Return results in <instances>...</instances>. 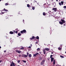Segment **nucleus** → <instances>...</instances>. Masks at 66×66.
<instances>
[{
    "label": "nucleus",
    "mask_w": 66,
    "mask_h": 66,
    "mask_svg": "<svg viewBox=\"0 0 66 66\" xmlns=\"http://www.w3.org/2000/svg\"><path fill=\"white\" fill-rule=\"evenodd\" d=\"M45 50L46 51H49L50 49L48 48H45Z\"/></svg>",
    "instance_id": "nucleus-9"
},
{
    "label": "nucleus",
    "mask_w": 66,
    "mask_h": 66,
    "mask_svg": "<svg viewBox=\"0 0 66 66\" xmlns=\"http://www.w3.org/2000/svg\"><path fill=\"white\" fill-rule=\"evenodd\" d=\"M28 56L29 57H31V54H29Z\"/></svg>",
    "instance_id": "nucleus-15"
},
{
    "label": "nucleus",
    "mask_w": 66,
    "mask_h": 66,
    "mask_svg": "<svg viewBox=\"0 0 66 66\" xmlns=\"http://www.w3.org/2000/svg\"><path fill=\"white\" fill-rule=\"evenodd\" d=\"M64 26H65V24H63Z\"/></svg>",
    "instance_id": "nucleus-50"
},
{
    "label": "nucleus",
    "mask_w": 66,
    "mask_h": 66,
    "mask_svg": "<svg viewBox=\"0 0 66 66\" xmlns=\"http://www.w3.org/2000/svg\"><path fill=\"white\" fill-rule=\"evenodd\" d=\"M60 57H62V58H64V56H63L62 55H61Z\"/></svg>",
    "instance_id": "nucleus-25"
},
{
    "label": "nucleus",
    "mask_w": 66,
    "mask_h": 66,
    "mask_svg": "<svg viewBox=\"0 0 66 66\" xmlns=\"http://www.w3.org/2000/svg\"><path fill=\"white\" fill-rule=\"evenodd\" d=\"M35 9V7L34 6H32V9L33 10H34Z\"/></svg>",
    "instance_id": "nucleus-21"
},
{
    "label": "nucleus",
    "mask_w": 66,
    "mask_h": 66,
    "mask_svg": "<svg viewBox=\"0 0 66 66\" xmlns=\"http://www.w3.org/2000/svg\"><path fill=\"white\" fill-rule=\"evenodd\" d=\"M23 22H24V20H23Z\"/></svg>",
    "instance_id": "nucleus-56"
},
{
    "label": "nucleus",
    "mask_w": 66,
    "mask_h": 66,
    "mask_svg": "<svg viewBox=\"0 0 66 66\" xmlns=\"http://www.w3.org/2000/svg\"><path fill=\"white\" fill-rule=\"evenodd\" d=\"M4 13H5V12H2V14H4Z\"/></svg>",
    "instance_id": "nucleus-44"
},
{
    "label": "nucleus",
    "mask_w": 66,
    "mask_h": 66,
    "mask_svg": "<svg viewBox=\"0 0 66 66\" xmlns=\"http://www.w3.org/2000/svg\"><path fill=\"white\" fill-rule=\"evenodd\" d=\"M19 50H16V52L18 53Z\"/></svg>",
    "instance_id": "nucleus-33"
},
{
    "label": "nucleus",
    "mask_w": 66,
    "mask_h": 66,
    "mask_svg": "<svg viewBox=\"0 0 66 66\" xmlns=\"http://www.w3.org/2000/svg\"><path fill=\"white\" fill-rule=\"evenodd\" d=\"M15 32H16V33H17L18 32V31H17V30H16Z\"/></svg>",
    "instance_id": "nucleus-39"
},
{
    "label": "nucleus",
    "mask_w": 66,
    "mask_h": 66,
    "mask_svg": "<svg viewBox=\"0 0 66 66\" xmlns=\"http://www.w3.org/2000/svg\"><path fill=\"white\" fill-rule=\"evenodd\" d=\"M40 50L39 48H38V49H37V50L38 51H39V50Z\"/></svg>",
    "instance_id": "nucleus-30"
},
{
    "label": "nucleus",
    "mask_w": 66,
    "mask_h": 66,
    "mask_svg": "<svg viewBox=\"0 0 66 66\" xmlns=\"http://www.w3.org/2000/svg\"><path fill=\"white\" fill-rule=\"evenodd\" d=\"M36 38L37 39H39V37L38 36H37L36 37Z\"/></svg>",
    "instance_id": "nucleus-20"
},
{
    "label": "nucleus",
    "mask_w": 66,
    "mask_h": 66,
    "mask_svg": "<svg viewBox=\"0 0 66 66\" xmlns=\"http://www.w3.org/2000/svg\"><path fill=\"white\" fill-rule=\"evenodd\" d=\"M20 60H18V62L19 63L20 62Z\"/></svg>",
    "instance_id": "nucleus-32"
},
{
    "label": "nucleus",
    "mask_w": 66,
    "mask_h": 66,
    "mask_svg": "<svg viewBox=\"0 0 66 66\" xmlns=\"http://www.w3.org/2000/svg\"><path fill=\"white\" fill-rule=\"evenodd\" d=\"M61 22H62V23H63H63H65V21H64V20H63V19H61Z\"/></svg>",
    "instance_id": "nucleus-6"
},
{
    "label": "nucleus",
    "mask_w": 66,
    "mask_h": 66,
    "mask_svg": "<svg viewBox=\"0 0 66 66\" xmlns=\"http://www.w3.org/2000/svg\"><path fill=\"white\" fill-rule=\"evenodd\" d=\"M36 44H37V43H36Z\"/></svg>",
    "instance_id": "nucleus-64"
},
{
    "label": "nucleus",
    "mask_w": 66,
    "mask_h": 66,
    "mask_svg": "<svg viewBox=\"0 0 66 66\" xmlns=\"http://www.w3.org/2000/svg\"><path fill=\"white\" fill-rule=\"evenodd\" d=\"M10 66H13V65H12V63L10 65Z\"/></svg>",
    "instance_id": "nucleus-37"
},
{
    "label": "nucleus",
    "mask_w": 66,
    "mask_h": 66,
    "mask_svg": "<svg viewBox=\"0 0 66 66\" xmlns=\"http://www.w3.org/2000/svg\"><path fill=\"white\" fill-rule=\"evenodd\" d=\"M2 62V60H1L0 61V63H1V62Z\"/></svg>",
    "instance_id": "nucleus-49"
},
{
    "label": "nucleus",
    "mask_w": 66,
    "mask_h": 66,
    "mask_svg": "<svg viewBox=\"0 0 66 66\" xmlns=\"http://www.w3.org/2000/svg\"><path fill=\"white\" fill-rule=\"evenodd\" d=\"M21 56V55H19V57H20Z\"/></svg>",
    "instance_id": "nucleus-43"
},
{
    "label": "nucleus",
    "mask_w": 66,
    "mask_h": 66,
    "mask_svg": "<svg viewBox=\"0 0 66 66\" xmlns=\"http://www.w3.org/2000/svg\"><path fill=\"white\" fill-rule=\"evenodd\" d=\"M35 38L36 39V37H35Z\"/></svg>",
    "instance_id": "nucleus-57"
},
{
    "label": "nucleus",
    "mask_w": 66,
    "mask_h": 66,
    "mask_svg": "<svg viewBox=\"0 0 66 66\" xmlns=\"http://www.w3.org/2000/svg\"><path fill=\"white\" fill-rule=\"evenodd\" d=\"M43 52H44V54L45 55V54H46L45 49H43Z\"/></svg>",
    "instance_id": "nucleus-7"
},
{
    "label": "nucleus",
    "mask_w": 66,
    "mask_h": 66,
    "mask_svg": "<svg viewBox=\"0 0 66 66\" xmlns=\"http://www.w3.org/2000/svg\"><path fill=\"white\" fill-rule=\"evenodd\" d=\"M22 61L24 63H26V61H25V60H22Z\"/></svg>",
    "instance_id": "nucleus-23"
},
{
    "label": "nucleus",
    "mask_w": 66,
    "mask_h": 66,
    "mask_svg": "<svg viewBox=\"0 0 66 66\" xmlns=\"http://www.w3.org/2000/svg\"><path fill=\"white\" fill-rule=\"evenodd\" d=\"M29 55V52H27V55H22V57H28V56Z\"/></svg>",
    "instance_id": "nucleus-2"
},
{
    "label": "nucleus",
    "mask_w": 66,
    "mask_h": 66,
    "mask_svg": "<svg viewBox=\"0 0 66 66\" xmlns=\"http://www.w3.org/2000/svg\"><path fill=\"white\" fill-rule=\"evenodd\" d=\"M58 0H56V2H58Z\"/></svg>",
    "instance_id": "nucleus-60"
},
{
    "label": "nucleus",
    "mask_w": 66,
    "mask_h": 66,
    "mask_svg": "<svg viewBox=\"0 0 66 66\" xmlns=\"http://www.w3.org/2000/svg\"><path fill=\"white\" fill-rule=\"evenodd\" d=\"M43 5H44V6H46V3L44 4Z\"/></svg>",
    "instance_id": "nucleus-34"
},
{
    "label": "nucleus",
    "mask_w": 66,
    "mask_h": 66,
    "mask_svg": "<svg viewBox=\"0 0 66 66\" xmlns=\"http://www.w3.org/2000/svg\"><path fill=\"white\" fill-rule=\"evenodd\" d=\"M48 61H49V60H50V58H48Z\"/></svg>",
    "instance_id": "nucleus-48"
},
{
    "label": "nucleus",
    "mask_w": 66,
    "mask_h": 66,
    "mask_svg": "<svg viewBox=\"0 0 66 66\" xmlns=\"http://www.w3.org/2000/svg\"><path fill=\"white\" fill-rule=\"evenodd\" d=\"M61 49H62V48L61 47H59L58 48V50H59V51H61Z\"/></svg>",
    "instance_id": "nucleus-19"
},
{
    "label": "nucleus",
    "mask_w": 66,
    "mask_h": 66,
    "mask_svg": "<svg viewBox=\"0 0 66 66\" xmlns=\"http://www.w3.org/2000/svg\"><path fill=\"white\" fill-rule=\"evenodd\" d=\"M46 14L45 12L43 13V15L44 16H45Z\"/></svg>",
    "instance_id": "nucleus-22"
},
{
    "label": "nucleus",
    "mask_w": 66,
    "mask_h": 66,
    "mask_svg": "<svg viewBox=\"0 0 66 66\" xmlns=\"http://www.w3.org/2000/svg\"><path fill=\"white\" fill-rule=\"evenodd\" d=\"M43 28L44 29L43 27H41V29H43Z\"/></svg>",
    "instance_id": "nucleus-47"
},
{
    "label": "nucleus",
    "mask_w": 66,
    "mask_h": 66,
    "mask_svg": "<svg viewBox=\"0 0 66 66\" xmlns=\"http://www.w3.org/2000/svg\"><path fill=\"white\" fill-rule=\"evenodd\" d=\"M28 48L30 49V48H31V47L30 46H29V47H28Z\"/></svg>",
    "instance_id": "nucleus-36"
},
{
    "label": "nucleus",
    "mask_w": 66,
    "mask_h": 66,
    "mask_svg": "<svg viewBox=\"0 0 66 66\" xmlns=\"http://www.w3.org/2000/svg\"><path fill=\"white\" fill-rule=\"evenodd\" d=\"M6 38H7V36H6Z\"/></svg>",
    "instance_id": "nucleus-54"
},
{
    "label": "nucleus",
    "mask_w": 66,
    "mask_h": 66,
    "mask_svg": "<svg viewBox=\"0 0 66 66\" xmlns=\"http://www.w3.org/2000/svg\"><path fill=\"white\" fill-rule=\"evenodd\" d=\"M1 48V46H0V49Z\"/></svg>",
    "instance_id": "nucleus-58"
},
{
    "label": "nucleus",
    "mask_w": 66,
    "mask_h": 66,
    "mask_svg": "<svg viewBox=\"0 0 66 66\" xmlns=\"http://www.w3.org/2000/svg\"><path fill=\"white\" fill-rule=\"evenodd\" d=\"M12 64H13V66H15V65L14 63H13V61H12Z\"/></svg>",
    "instance_id": "nucleus-11"
},
{
    "label": "nucleus",
    "mask_w": 66,
    "mask_h": 66,
    "mask_svg": "<svg viewBox=\"0 0 66 66\" xmlns=\"http://www.w3.org/2000/svg\"><path fill=\"white\" fill-rule=\"evenodd\" d=\"M5 5H8V4L7 3H6L5 4Z\"/></svg>",
    "instance_id": "nucleus-40"
},
{
    "label": "nucleus",
    "mask_w": 66,
    "mask_h": 66,
    "mask_svg": "<svg viewBox=\"0 0 66 66\" xmlns=\"http://www.w3.org/2000/svg\"><path fill=\"white\" fill-rule=\"evenodd\" d=\"M55 12H56V11H57V10L56 8L53 7L52 9Z\"/></svg>",
    "instance_id": "nucleus-4"
},
{
    "label": "nucleus",
    "mask_w": 66,
    "mask_h": 66,
    "mask_svg": "<svg viewBox=\"0 0 66 66\" xmlns=\"http://www.w3.org/2000/svg\"><path fill=\"white\" fill-rule=\"evenodd\" d=\"M4 10L5 11H6V12H8V10H6L5 9H4Z\"/></svg>",
    "instance_id": "nucleus-17"
},
{
    "label": "nucleus",
    "mask_w": 66,
    "mask_h": 66,
    "mask_svg": "<svg viewBox=\"0 0 66 66\" xmlns=\"http://www.w3.org/2000/svg\"><path fill=\"white\" fill-rule=\"evenodd\" d=\"M39 60H42V57H41V56L39 57Z\"/></svg>",
    "instance_id": "nucleus-18"
},
{
    "label": "nucleus",
    "mask_w": 66,
    "mask_h": 66,
    "mask_svg": "<svg viewBox=\"0 0 66 66\" xmlns=\"http://www.w3.org/2000/svg\"><path fill=\"white\" fill-rule=\"evenodd\" d=\"M63 8H66V6H63Z\"/></svg>",
    "instance_id": "nucleus-38"
},
{
    "label": "nucleus",
    "mask_w": 66,
    "mask_h": 66,
    "mask_svg": "<svg viewBox=\"0 0 66 66\" xmlns=\"http://www.w3.org/2000/svg\"><path fill=\"white\" fill-rule=\"evenodd\" d=\"M6 52V50H5L4 51V52L5 53Z\"/></svg>",
    "instance_id": "nucleus-46"
},
{
    "label": "nucleus",
    "mask_w": 66,
    "mask_h": 66,
    "mask_svg": "<svg viewBox=\"0 0 66 66\" xmlns=\"http://www.w3.org/2000/svg\"><path fill=\"white\" fill-rule=\"evenodd\" d=\"M27 31L26 30H21L20 31V32L21 34H23L27 33Z\"/></svg>",
    "instance_id": "nucleus-1"
},
{
    "label": "nucleus",
    "mask_w": 66,
    "mask_h": 66,
    "mask_svg": "<svg viewBox=\"0 0 66 66\" xmlns=\"http://www.w3.org/2000/svg\"><path fill=\"white\" fill-rule=\"evenodd\" d=\"M39 53L40 54H41V53H42V52H39Z\"/></svg>",
    "instance_id": "nucleus-52"
},
{
    "label": "nucleus",
    "mask_w": 66,
    "mask_h": 66,
    "mask_svg": "<svg viewBox=\"0 0 66 66\" xmlns=\"http://www.w3.org/2000/svg\"><path fill=\"white\" fill-rule=\"evenodd\" d=\"M45 59H44L40 63L41 65H43L44 63H45Z\"/></svg>",
    "instance_id": "nucleus-3"
},
{
    "label": "nucleus",
    "mask_w": 66,
    "mask_h": 66,
    "mask_svg": "<svg viewBox=\"0 0 66 66\" xmlns=\"http://www.w3.org/2000/svg\"><path fill=\"white\" fill-rule=\"evenodd\" d=\"M13 31H10V34H13Z\"/></svg>",
    "instance_id": "nucleus-13"
},
{
    "label": "nucleus",
    "mask_w": 66,
    "mask_h": 66,
    "mask_svg": "<svg viewBox=\"0 0 66 66\" xmlns=\"http://www.w3.org/2000/svg\"><path fill=\"white\" fill-rule=\"evenodd\" d=\"M49 34L51 35V32H49Z\"/></svg>",
    "instance_id": "nucleus-35"
},
{
    "label": "nucleus",
    "mask_w": 66,
    "mask_h": 66,
    "mask_svg": "<svg viewBox=\"0 0 66 66\" xmlns=\"http://www.w3.org/2000/svg\"><path fill=\"white\" fill-rule=\"evenodd\" d=\"M16 4L15 3H14L13 5H16Z\"/></svg>",
    "instance_id": "nucleus-51"
},
{
    "label": "nucleus",
    "mask_w": 66,
    "mask_h": 66,
    "mask_svg": "<svg viewBox=\"0 0 66 66\" xmlns=\"http://www.w3.org/2000/svg\"><path fill=\"white\" fill-rule=\"evenodd\" d=\"M27 6L28 7H30V5H29V4H28L27 5Z\"/></svg>",
    "instance_id": "nucleus-24"
},
{
    "label": "nucleus",
    "mask_w": 66,
    "mask_h": 66,
    "mask_svg": "<svg viewBox=\"0 0 66 66\" xmlns=\"http://www.w3.org/2000/svg\"><path fill=\"white\" fill-rule=\"evenodd\" d=\"M55 60H54L53 61V65H54L55 64Z\"/></svg>",
    "instance_id": "nucleus-10"
},
{
    "label": "nucleus",
    "mask_w": 66,
    "mask_h": 66,
    "mask_svg": "<svg viewBox=\"0 0 66 66\" xmlns=\"http://www.w3.org/2000/svg\"><path fill=\"white\" fill-rule=\"evenodd\" d=\"M53 52H52V53H51V54H53Z\"/></svg>",
    "instance_id": "nucleus-55"
},
{
    "label": "nucleus",
    "mask_w": 66,
    "mask_h": 66,
    "mask_svg": "<svg viewBox=\"0 0 66 66\" xmlns=\"http://www.w3.org/2000/svg\"><path fill=\"white\" fill-rule=\"evenodd\" d=\"M39 53H36V54H33V55L35 57L37 55H39Z\"/></svg>",
    "instance_id": "nucleus-5"
},
{
    "label": "nucleus",
    "mask_w": 66,
    "mask_h": 66,
    "mask_svg": "<svg viewBox=\"0 0 66 66\" xmlns=\"http://www.w3.org/2000/svg\"><path fill=\"white\" fill-rule=\"evenodd\" d=\"M30 39L31 40H32V38H30Z\"/></svg>",
    "instance_id": "nucleus-42"
},
{
    "label": "nucleus",
    "mask_w": 66,
    "mask_h": 66,
    "mask_svg": "<svg viewBox=\"0 0 66 66\" xmlns=\"http://www.w3.org/2000/svg\"><path fill=\"white\" fill-rule=\"evenodd\" d=\"M54 58L52 57L51 58V62H53V60H54Z\"/></svg>",
    "instance_id": "nucleus-8"
},
{
    "label": "nucleus",
    "mask_w": 66,
    "mask_h": 66,
    "mask_svg": "<svg viewBox=\"0 0 66 66\" xmlns=\"http://www.w3.org/2000/svg\"><path fill=\"white\" fill-rule=\"evenodd\" d=\"M13 32H14V33H15V30H13Z\"/></svg>",
    "instance_id": "nucleus-45"
},
{
    "label": "nucleus",
    "mask_w": 66,
    "mask_h": 66,
    "mask_svg": "<svg viewBox=\"0 0 66 66\" xmlns=\"http://www.w3.org/2000/svg\"><path fill=\"white\" fill-rule=\"evenodd\" d=\"M18 66H20L19 65H18Z\"/></svg>",
    "instance_id": "nucleus-62"
},
{
    "label": "nucleus",
    "mask_w": 66,
    "mask_h": 66,
    "mask_svg": "<svg viewBox=\"0 0 66 66\" xmlns=\"http://www.w3.org/2000/svg\"><path fill=\"white\" fill-rule=\"evenodd\" d=\"M52 56H53V55H51L50 56V58H52Z\"/></svg>",
    "instance_id": "nucleus-28"
},
{
    "label": "nucleus",
    "mask_w": 66,
    "mask_h": 66,
    "mask_svg": "<svg viewBox=\"0 0 66 66\" xmlns=\"http://www.w3.org/2000/svg\"><path fill=\"white\" fill-rule=\"evenodd\" d=\"M18 36H21V34L20 33V32H19L18 33Z\"/></svg>",
    "instance_id": "nucleus-12"
},
{
    "label": "nucleus",
    "mask_w": 66,
    "mask_h": 66,
    "mask_svg": "<svg viewBox=\"0 0 66 66\" xmlns=\"http://www.w3.org/2000/svg\"><path fill=\"white\" fill-rule=\"evenodd\" d=\"M61 5H63V4L64 2L63 1H61Z\"/></svg>",
    "instance_id": "nucleus-16"
},
{
    "label": "nucleus",
    "mask_w": 66,
    "mask_h": 66,
    "mask_svg": "<svg viewBox=\"0 0 66 66\" xmlns=\"http://www.w3.org/2000/svg\"><path fill=\"white\" fill-rule=\"evenodd\" d=\"M54 7H55V6H54Z\"/></svg>",
    "instance_id": "nucleus-61"
},
{
    "label": "nucleus",
    "mask_w": 66,
    "mask_h": 66,
    "mask_svg": "<svg viewBox=\"0 0 66 66\" xmlns=\"http://www.w3.org/2000/svg\"><path fill=\"white\" fill-rule=\"evenodd\" d=\"M51 12V11H48V13H50V12Z\"/></svg>",
    "instance_id": "nucleus-41"
},
{
    "label": "nucleus",
    "mask_w": 66,
    "mask_h": 66,
    "mask_svg": "<svg viewBox=\"0 0 66 66\" xmlns=\"http://www.w3.org/2000/svg\"><path fill=\"white\" fill-rule=\"evenodd\" d=\"M21 52V51H18V53H20Z\"/></svg>",
    "instance_id": "nucleus-26"
},
{
    "label": "nucleus",
    "mask_w": 66,
    "mask_h": 66,
    "mask_svg": "<svg viewBox=\"0 0 66 66\" xmlns=\"http://www.w3.org/2000/svg\"><path fill=\"white\" fill-rule=\"evenodd\" d=\"M59 23L61 24L62 25L63 24V23L62 22H62L61 21H59Z\"/></svg>",
    "instance_id": "nucleus-14"
},
{
    "label": "nucleus",
    "mask_w": 66,
    "mask_h": 66,
    "mask_svg": "<svg viewBox=\"0 0 66 66\" xmlns=\"http://www.w3.org/2000/svg\"><path fill=\"white\" fill-rule=\"evenodd\" d=\"M32 39H34L35 38V37L34 36H32Z\"/></svg>",
    "instance_id": "nucleus-31"
},
{
    "label": "nucleus",
    "mask_w": 66,
    "mask_h": 66,
    "mask_svg": "<svg viewBox=\"0 0 66 66\" xmlns=\"http://www.w3.org/2000/svg\"><path fill=\"white\" fill-rule=\"evenodd\" d=\"M24 48L23 47H22L21 48H20V50H24Z\"/></svg>",
    "instance_id": "nucleus-29"
},
{
    "label": "nucleus",
    "mask_w": 66,
    "mask_h": 66,
    "mask_svg": "<svg viewBox=\"0 0 66 66\" xmlns=\"http://www.w3.org/2000/svg\"><path fill=\"white\" fill-rule=\"evenodd\" d=\"M65 53H66V51L65 52Z\"/></svg>",
    "instance_id": "nucleus-63"
},
{
    "label": "nucleus",
    "mask_w": 66,
    "mask_h": 66,
    "mask_svg": "<svg viewBox=\"0 0 66 66\" xmlns=\"http://www.w3.org/2000/svg\"><path fill=\"white\" fill-rule=\"evenodd\" d=\"M59 4L60 5V6L61 5V2H59Z\"/></svg>",
    "instance_id": "nucleus-27"
},
{
    "label": "nucleus",
    "mask_w": 66,
    "mask_h": 66,
    "mask_svg": "<svg viewBox=\"0 0 66 66\" xmlns=\"http://www.w3.org/2000/svg\"><path fill=\"white\" fill-rule=\"evenodd\" d=\"M30 46H32V45L31 44H30Z\"/></svg>",
    "instance_id": "nucleus-53"
},
{
    "label": "nucleus",
    "mask_w": 66,
    "mask_h": 66,
    "mask_svg": "<svg viewBox=\"0 0 66 66\" xmlns=\"http://www.w3.org/2000/svg\"><path fill=\"white\" fill-rule=\"evenodd\" d=\"M18 29H16V30H18Z\"/></svg>",
    "instance_id": "nucleus-59"
}]
</instances>
